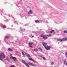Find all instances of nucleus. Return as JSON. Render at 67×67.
Returning a JSON list of instances; mask_svg holds the SVG:
<instances>
[{"label": "nucleus", "instance_id": "nucleus-8", "mask_svg": "<svg viewBox=\"0 0 67 67\" xmlns=\"http://www.w3.org/2000/svg\"><path fill=\"white\" fill-rule=\"evenodd\" d=\"M29 64L30 65H31V66H34V67H35L36 66L35 65L33 64L32 63H29Z\"/></svg>", "mask_w": 67, "mask_h": 67}, {"label": "nucleus", "instance_id": "nucleus-3", "mask_svg": "<svg viewBox=\"0 0 67 67\" xmlns=\"http://www.w3.org/2000/svg\"><path fill=\"white\" fill-rule=\"evenodd\" d=\"M57 40L59 42H63V41H65L67 40V38H64L62 39H61L60 38L58 39Z\"/></svg>", "mask_w": 67, "mask_h": 67}, {"label": "nucleus", "instance_id": "nucleus-26", "mask_svg": "<svg viewBox=\"0 0 67 67\" xmlns=\"http://www.w3.org/2000/svg\"><path fill=\"white\" fill-rule=\"evenodd\" d=\"M38 49H40V50H41V51H42V49H41L40 48H39Z\"/></svg>", "mask_w": 67, "mask_h": 67}, {"label": "nucleus", "instance_id": "nucleus-30", "mask_svg": "<svg viewBox=\"0 0 67 67\" xmlns=\"http://www.w3.org/2000/svg\"><path fill=\"white\" fill-rule=\"evenodd\" d=\"M17 22V21H15V23H16Z\"/></svg>", "mask_w": 67, "mask_h": 67}, {"label": "nucleus", "instance_id": "nucleus-11", "mask_svg": "<svg viewBox=\"0 0 67 67\" xmlns=\"http://www.w3.org/2000/svg\"><path fill=\"white\" fill-rule=\"evenodd\" d=\"M26 54L27 55V57H30V55L29 54L26 53Z\"/></svg>", "mask_w": 67, "mask_h": 67}, {"label": "nucleus", "instance_id": "nucleus-25", "mask_svg": "<svg viewBox=\"0 0 67 67\" xmlns=\"http://www.w3.org/2000/svg\"><path fill=\"white\" fill-rule=\"evenodd\" d=\"M54 63L53 62H52L51 63V65H54Z\"/></svg>", "mask_w": 67, "mask_h": 67}, {"label": "nucleus", "instance_id": "nucleus-32", "mask_svg": "<svg viewBox=\"0 0 67 67\" xmlns=\"http://www.w3.org/2000/svg\"><path fill=\"white\" fill-rule=\"evenodd\" d=\"M32 37H34V36H32Z\"/></svg>", "mask_w": 67, "mask_h": 67}, {"label": "nucleus", "instance_id": "nucleus-27", "mask_svg": "<svg viewBox=\"0 0 67 67\" xmlns=\"http://www.w3.org/2000/svg\"><path fill=\"white\" fill-rule=\"evenodd\" d=\"M8 22V21L7 20L5 21V22Z\"/></svg>", "mask_w": 67, "mask_h": 67}, {"label": "nucleus", "instance_id": "nucleus-24", "mask_svg": "<svg viewBox=\"0 0 67 67\" xmlns=\"http://www.w3.org/2000/svg\"><path fill=\"white\" fill-rule=\"evenodd\" d=\"M42 58H43V59H45L46 58L44 57H42Z\"/></svg>", "mask_w": 67, "mask_h": 67}, {"label": "nucleus", "instance_id": "nucleus-2", "mask_svg": "<svg viewBox=\"0 0 67 67\" xmlns=\"http://www.w3.org/2000/svg\"><path fill=\"white\" fill-rule=\"evenodd\" d=\"M5 58V55L4 54V53L3 52L2 53L1 55H0V60H2L3 58Z\"/></svg>", "mask_w": 67, "mask_h": 67}, {"label": "nucleus", "instance_id": "nucleus-23", "mask_svg": "<svg viewBox=\"0 0 67 67\" xmlns=\"http://www.w3.org/2000/svg\"><path fill=\"white\" fill-rule=\"evenodd\" d=\"M9 38V36H5V38Z\"/></svg>", "mask_w": 67, "mask_h": 67}, {"label": "nucleus", "instance_id": "nucleus-28", "mask_svg": "<svg viewBox=\"0 0 67 67\" xmlns=\"http://www.w3.org/2000/svg\"><path fill=\"white\" fill-rule=\"evenodd\" d=\"M32 61H33V62H34V63H35V61H34V60H33Z\"/></svg>", "mask_w": 67, "mask_h": 67}, {"label": "nucleus", "instance_id": "nucleus-17", "mask_svg": "<svg viewBox=\"0 0 67 67\" xmlns=\"http://www.w3.org/2000/svg\"><path fill=\"white\" fill-rule=\"evenodd\" d=\"M29 59L30 60H33V59H32V58H29Z\"/></svg>", "mask_w": 67, "mask_h": 67}, {"label": "nucleus", "instance_id": "nucleus-22", "mask_svg": "<svg viewBox=\"0 0 67 67\" xmlns=\"http://www.w3.org/2000/svg\"><path fill=\"white\" fill-rule=\"evenodd\" d=\"M65 54H66V57H67V52H65Z\"/></svg>", "mask_w": 67, "mask_h": 67}, {"label": "nucleus", "instance_id": "nucleus-33", "mask_svg": "<svg viewBox=\"0 0 67 67\" xmlns=\"http://www.w3.org/2000/svg\"><path fill=\"white\" fill-rule=\"evenodd\" d=\"M21 18H23V16H21Z\"/></svg>", "mask_w": 67, "mask_h": 67}, {"label": "nucleus", "instance_id": "nucleus-21", "mask_svg": "<svg viewBox=\"0 0 67 67\" xmlns=\"http://www.w3.org/2000/svg\"><path fill=\"white\" fill-rule=\"evenodd\" d=\"M64 32L65 33H67V31H64Z\"/></svg>", "mask_w": 67, "mask_h": 67}, {"label": "nucleus", "instance_id": "nucleus-1", "mask_svg": "<svg viewBox=\"0 0 67 67\" xmlns=\"http://www.w3.org/2000/svg\"><path fill=\"white\" fill-rule=\"evenodd\" d=\"M42 43L43 45V46L47 50H50V48H51V46H46V43L45 42H42Z\"/></svg>", "mask_w": 67, "mask_h": 67}, {"label": "nucleus", "instance_id": "nucleus-12", "mask_svg": "<svg viewBox=\"0 0 67 67\" xmlns=\"http://www.w3.org/2000/svg\"><path fill=\"white\" fill-rule=\"evenodd\" d=\"M25 65L26 66H27V67H29V65L28 64L26 63H25Z\"/></svg>", "mask_w": 67, "mask_h": 67}, {"label": "nucleus", "instance_id": "nucleus-31", "mask_svg": "<svg viewBox=\"0 0 67 67\" xmlns=\"http://www.w3.org/2000/svg\"><path fill=\"white\" fill-rule=\"evenodd\" d=\"M10 56H12V54H10Z\"/></svg>", "mask_w": 67, "mask_h": 67}, {"label": "nucleus", "instance_id": "nucleus-4", "mask_svg": "<svg viewBox=\"0 0 67 67\" xmlns=\"http://www.w3.org/2000/svg\"><path fill=\"white\" fill-rule=\"evenodd\" d=\"M40 36H41V37H42L44 39V40L47 39V37H46V35H41Z\"/></svg>", "mask_w": 67, "mask_h": 67}, {"label": "nucleus", "instance_id": "nucleus-19", "mask_svg": "<svg viewBox=\"0 0 67 67\" xmlns=\"http://www.w3.org/2000/svg\"><path fill=\"white\" fill-rule=\"evenodd\" d=\"M22 63H23L24 64H25V61L24 60H22Z\"/></svg>", "mask_w": 67, "mask_h": 67}, {"label": "nucleus", "instance_id": "nucleus-5", "mask_svg": "<svg viewBox=\"0 0 67 67\" xmlns=\"http://www.w3.org/2000/svg\"><path fill=\"white\" fill-rule=\"evenodd\" d=\"M10 59H14V61H15L16 59V58L15 57H13L12 56L10 57Z\"/></svg>", "mask_w": 67, "mask_h": 67}, {"label": "nucleus", "instance_id": "nucleus-20", "mask_svg": "<svg viewBox=\"0 0 67 67\" xmlns=\"http://www.w3.org/2000/svg\"><path fill=\"white\" fill-rule=\"evenodd\" d=\"M3 26V28H4V29H5V28H6V27H5V26Z\"/></svg>", "mask_w": 67, "mask_h": 67}, {"label": "nucleus", "instance_id": "nucleus-9", "mask_svg": "<svg viewBox=\"0 0 67 67\" xmlns=\"http://www.w3.org/2000/svg\"><path fill=\"white\" fill-rule=\"evenodd\" d=\"M54 30H52L50 32H49L48 33H49L50 34V33H54Z\"/></svg>", "mask_w": 67, "mask_h": 67}, {"label": "nucleus", "instance_id": "nucleus-34", "mask_svg": "<svg viewBox=\"0 0 67 67\" xmlns=\"http://www.w3.org/2000/svg\"><path fill=\"white\" fill-rule=\"evenodd\" d=\"M66 65H67V63H66Z\"/></svg>", "mask_w": 67, "mask_h": 67}, {"label": "nucleus", "instance_id": "nucleus-6", "mask_svg": "<svg viewBox=\"0 0 67 67\" xmlns=\"http://www.w3.org/2000/svg\"><path fill=\"white\" fill-rule=\"evenodd\" d=\"M33 44H34V43L33 42L30 43L29 44V46L31 48H32L33 47L32 46V45Z\"/></svg>", "mask_w": 67, "mask_h": 67}, {"label": "nucleus", "instance_id": "nucleus-18", "mask_svg": "<svg viewBox=\"0 0 67 67\" xmlns=\"http://www.w3.org/2000/svg\"><path fill=\"white\" fill-rule=\"evenodd\" d=\"M22 54L23 56H24V55H25V54H24V52H22Z\"/></svg>", "mask_w": 67, "mask_h": 67}, {"label": "nucleus", "instance_id": "nucleus-15", "mask_svg": "<svg viewBox=\"0 0 67 67\" xmlns=\"http://www.w3.org/2000/svg\"><path fill=\"white\" fill-rule=\"evenodd\" d=\"M34 51L35 52H37L38 50H37V49H34Z\"/></svg>", "mask_w": 67, "mask_h": 67}, {"label": "nucleus", "instance_id": "nucleus-14", "mask_svg": "<svg viewBox=\"0 0 67 67\" xmlns=\"http://www.w3.org/2000/svg\"><path fill=\"white\" fill-rule=\"evenodd\" d=\"M64 64L66 65H67V63H66V61L64 60Z\"/></svg>", "mask_w": 67, "mask_h": 67}, {"label": "nucleus", "instance_id": "nucleus-10", "mask_svg": "<svg viewBox=\"0 0 67 67\" xmlns=\"http://www.w3.org/2000/svg\"><path fill=\"white\" fill-rule=\"evenodd\" d=\"M8 50L9 51H10L11 52H12V51H13V50H12V49L10 48H9L8 49Z\"/></svg>", "mask_w": 67, "mask_h": 67}, {"label": "nucleus", "instance_id": "nucleus-16", "mask_svg": "<svg viewBox=\"0 0 67 67\" xmlns=\"http://www.w3.org/2000/svg\"><path fill=\"white\" fill-rule=\"evenodd\" d=\"M47 36H48V37H50V36H52V35H51V34H49V35H47Z\"/></svg>", "mask_w": 67, "mask_h": 67}, {"label": "nucleus", "instance_id": "nucleus-29", "mask_svg": "<svg viewBox=\"0 0 67 67\" xmlns=\"http://www.w3.org/2000/svg\"><path fill=\"white\" fill-rule=\"evenodd\" d=\"M55 23H57V24H58V23H56V22H55Z\"/></svg>", "mask_w": 67, "mask_h": 67}, {"label": "nucleus", "instance_id": "nucleus-7", "mask_svg": "<svg viewBox=\"0 0 67 67\" xmlns=\"http://www.w3.org/2000/svg\"><path fill=\"white\" fill-rule=\"evenodd\" d=\"M32 13H33V12L31 10H30L28 12L29 14H32Z\"/></svg>", "mask_w": 67, "mask_h": 67}, {"label": "nucleus", "instance_id": "nucleus-13", "mask_svg": "<svg viewBox=\"0 0 67 67\" xmlns=\"http://www.w3.org/2000/svg\"><path fill=\"white\" fill-rule=\"evenodd\" d=\"M36 23H38L40 22V21L39 20H36L35 21Z\"/></svg>", "mask_w": 67, "mask_h": 67}]
</instances>
